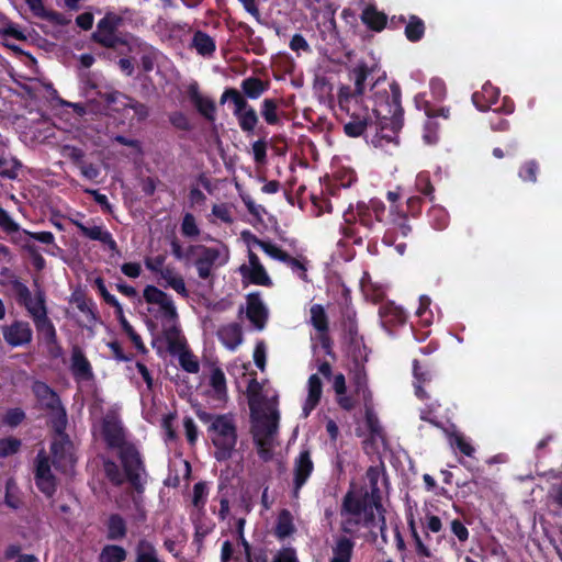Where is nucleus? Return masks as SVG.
Segmentation results:
<instances>
[{
    "label": "nucleus",
    "mask_w": 562,
    "mask_h": 562,
    "mask_svg": "<svg viewBox=\"0 0 562 562\" xmlns=\"http://www.w3.org/2000/svg\"><path fill=\"white\" fill-rule=\"evenodd\" d=\"M143 297L151 326L164 335L169 345L178 344V312L172 299L155 285H146Z\"/></svg>",
    "instance_id": "nucleus-3"
},
{
    "label": "nucleus",
    "mask_w": 562,
    "mask_h": 562,
    "mask_svg": "<svg viewBox=\"0 0 562 562\" xmlns=\"http://www.w3.org/2000/svg\"><path fill=\"white\" fill-rule=\"evenodd\" d=\"M430 220L437 229H442L447 226L448 214L439 206H434L429 213Z\"/></svg>",
    "instance_id": "nucleus-47"
},
{
    "label": "nucleus",
    "mask_w": 562,
    "mask_h": 562,
    "mask_svg": "<svg viewBox=\"0 0 562 562\" xmlns=\"http://www.w3.org/2000/svg\"><path fill=\"white\" fill-rule=\"evenodd\" d=\"M498 97L499 90L491 83H485L481 91L473 94L472 101L476 109L480 111H486L498 100Z\"/></svg>",
    "instance_id": "nucleus-22"
},
{
    "label": "nucleus",
    "mask_w": 562,
    "mask_h": 562,
    "mask_svg": "<svg viewBox=\"0 0 562 562\" xmlns=\"http://www.w3.org/2000/svg\"><path fill=\"white\" fill-rule=\"evenodd\" d=\"M352 550L353 542L346 537H339L333 546V557L330 560L350 562Z\"/></svg>",
    "instance_id": "nucleus-28"
},
{
    "label": "nucleus",
    "mask_w": 562,
    "mask_h": 562,
    "mask_svg": "<svg viewBox=\"0 0 562 562\" xmlns=\"http://www.w3.org/2000/svg\"><path fill=\"white\" fill-rule=\"evenodd\" d=\"M119 23V18L113 14H108L98 24L97 36L100 42L105 45H111L113 42L114 30Z\"/></svg>",
    "instance_id": "nucleus-26"
},
{
    "label": "nucleus",
    "mask_w": 562,
    "mask_h": 562,
    "mask_svg": "<svg viewBox=\"0 0 562 562\" xmlns=\"http://www.w3.org/2000/svg\"><path fill=\"white\" fill-rule=\"evenodd\" d=\"M0 226L7 232L18 231V225L12 221L9 214L0 209Z\"/></svg>",
    "instance_id": "nucleus-64"
},
{
    "label": "nucleus",
    "mask_w": 562,
    "mask_h": 562,
    "mask_svg": "<svg viewBox=\"0 0 562 562\" xmlns=\"http://www.w3.org/2000/svg\"><path fill=\"white\" fill-rule=\"evenodd\" d=\"M125 558V550L119 546H106L100 554L101 562H122Z\"/></svg>",
    "instance_id": "nucleus-39"
},
{
    "label": "nucleus",
    "mask_w": 562,
    "mask_h": 562,
    "mask_svg": "<svg viewBox=\"0 0 562 562\" xmlns=\"http://www.w3.org/2000/svg\"><path fill=\"white\" fill-rule=\"evenodd\" d=\"M211 224L229 226L235 222V205L227 202H218L212 205L207 215Z\"/></svg>",
    "instance_id": "nucleus-19"
},
{
    "label": "nucleus",
    "mask_w": 562,
    "mask_h": 562,
    "mask_svg": "<svg viewBox=\"0 0 562 562\" xmlns=\"http://www.w3.org/2000/svg\"><path fill=\"white\" fill-rule=\"evenodd\" d=\"M295 531L293 517L289 510H282L277 519L276 535L280 539L290 537Z\"/></svg>",
    "instance_id": "nucleus-30"
},
{
    "label": "nucleus",
    "mask_w": 562,
    "mask_h": 562,
    "mask_svg": "<svg viewBox=\"0 0 562 562\" xmlns=\"http://www.w3.org/2000/svg\"><path fill=\"white\" fill-rule=\"evenodd\" d=\"M236 117L244 132H252L258 123V116L252 108H249Z\"/></svg>",
    "instance_id": "nucleus-42"
},
{
    "label": "nucleus",
    "mask_w": 562,
    "mask_h": 562,
    "mask_svg": "<svg viewBox=\"0 0 562 562\" xmlns=\"http://www.w3.org/2000/svg\"><path fill=\"white\" fill-rule=\"evenodd\" d=\"M246 315L257 329L260 330L265 327L268 312L259 295L250 294L247 297Z\"/></svg>",
    "instance_id": "nucleus-17"
},
{
    "label": "nucleus",
    "mask_w": 562,
    "mask_h": 562,
    "mask_svg": "<svg viewBox=\"0 0 562 562\" xmlns=\"http://www.w3.org/2000/svg\"><path fill=\"white\" fill-rule=\"evenodd\" d=\"M385 206L379 200H371L369 204L358 203L356 206V211L350 207L345 213L346 222L359 221L364 226H371L372 221L370 218L371 212L374 214L376 221H381L382 215L384 213Z\"/></svg>",
    "instance_id": "nucleus-11"
},
{
    "label": "nucleus",
    "mask_w": 562,
    "mask_h": 562,
    "mask_svg": "<svg viewBox=\"0 0 562 562\" xmlns=\"http://www.w3.org/2000/svg\"><path fill=\"white\" fill-rule=\"evenodd\" d=\"M261 249L272 259L284 262L289 259V256L276 244L265 241V244L261 245Z\"/></svg>",
    "instance_id": "nucleus-50"
},
{
    "label": "nucleus",
    "mask_w": 562,
    "mask_h": 562,
    "mask_svg": "<svg viewBox=\"0 0 562 562\" xmlns=\"http://www.w3.org/2000/svg\"><path fill=\"white\" fill-rule=\"evenodd\" d=\"M218 338L229 350H235L243 342L241 328L238 324H228L218 329Z\"/></svg>",
    "instance_id": "nucleus-23"
},
{
    "label": "nucleus",
    "mask_w": 562,
    "mask_h": 562,
    "mask_svg": "<svg viewBox=\"0 0 562 562\" xmlns=\"http://www.w3.org/2000/svg\"><path fill=\"white\" fill-rule=\"evenodd\" d=\"M24 417H25V415H24L23 411H21L19 408H14V409H10L9 412H7L3 420L9 426H16L24 419Z\"/></svg>",
    "instance_id": "nucleus-56"
},
{
    "label": "nucleus",
    "mask_w": 562,
    "mask_h": 562,
    "mask_svg": "<svg viewBox=\"0 0 562 562\" xmlns=\"http://www.w3.org/2000/svg\"><path fill=\"white\" fill-rule=\"evenodd\" d=\"M180 366L190 373H196L200 369L198 359L190 352H182L179 357Z\"/></svg>",
    "instance_id": "nucleus-48"
},
{
    "label": "nucleus",
    "mask_w": 562,
    "mask_h": 562,
    "mask_svg": "<svg viewBox=\"0 0 562 562\" xmlns=\"http://www.w3.org/2000/svg\"><path fill=\"white\" fill-rule=\"evenodd\" d=\"M165 261L166 257L158 255L155 257H146L144 263L149 271L159 274V272L166 267Z\"/></svg>",
    "instance_id": "nucleus-52"
},
{
    "label": "nucleus",
    "mask_w": 562,
    "mask_h": 562,
    "mask_svg": "<svg viewBox=\"0 0 562 562\" xmlns=\"http://www.w3.org/2000/svg\"><path fill=\"white\" fill-rule=\"evenodd\" d=\"M311 323L319 333L327 330V317L322 305L315 304L310 310Z\"/></svg>",
    "instance_id": "nucleus-36"
},
{
    "label": "nucleus",
    "mask_w": 562,
    "mask_h": 562,
    "mask_svg": "<svg viewBox=\"0 0 562 562\" xmlns=\"http://www.w3.org/2000/svg\"><path fill=\"white\" fill-rule=\"evenodd\" d=\"M136 562H164L161 561L154 546L147 541H140L137 547Z\"/></svg>",
    "instance_id": "nucleus-35"
},
{
    "label": "nucleus",
    "mask_w": 562,
    "mask_h": 562,
    "mask_svg": "<svg viewBox=\"0 0 562 562\" xmlns=\"http://www.w3.org/2000/svg\"><path fill=\"white\" fill-rule=\"evenodd\" d=\"M247 397L251 416V432L258 454L269 460L278 435L279 411L276 390L260 384L255 379L247 386Z\"/></svg>",
    "instance_id": "nucleus-2"
},
{
    "label": "nucleus",
    "mask_w": 562,
    "mask_h": 562,
    "mask_svg": "<svg viewBox=\"0 0 562 562\" xmlns=\"http://www.w3.org/2000/svg\"><path fill=\"white\" fill-rule=\"evenodd\" d=\"M273 562H299V561H297L296 553H295L294 549L284 548L276 554Z\"/></svg>",
    "instance_id": "nucleus-58"
},
{
    "label": "nucleus",
    "mask_w": 562,
    "mask_h": 562,
    "mask_svg": "<svg viewBox=\"0 0 562 562\" xmlns=\"http://www.w3.org/2000/svg\"><path fill=\"white\" fill-rule=\"evenodd\" d=\"M430 89L436 100H441L446 95V85L439 78L430 80Z\"/></svg>",
    "instance_id": "nucleus-60"
},
{
    "label": "nucleus",
    "mask_w": 562,
    "mask_h": 562,
    "mask_svg": "<svg viewBox=\"0 0 562 562\" xmlns=\"http://www.w3.org/2000/svg\"><path fill=\"white\" fill-rule=\"evenodd\" d=\"M121 271L128 278L135 279L140 276L142 266L138 262H125L121 267Z\"/></svg>",
    "instance_id": "nucleus-59"
},
{
    "label": "nucleus",
    "mask_w": 562,
    "mask_h": 562,
    "mask_svg": "<svg viewBox=\"0 0 562 562\" xmlns=\"http://www.w3.org/2000/svg\"><path fill=\"white\" fill-rule=\"evenodd\" d=\"M250 368L249 362H244L239 359H236L233 361L228 367V372L232 376H234L237 381L241 378H245L247 374V371Z\"/></svg>",
    "instance_id": "nucleus-49"
},
{
    "label": "nucleus",
    "mask_w": 562,
    "mask_h": 562,
    "mask_svg": "<svg viewBox=\"0 0 562 562\" xmlns=\"http://www.w3.org/2000/svg\"><path fill=\"white\" fill-rule=\"evenodd\" d=\"M20 441L14 438H5L0 440V457H8L18 451Z\"/></svg>",
    "instance_id": "nucleus-53"
},
{
    "label": "nucleus",
    "mask_w": 562,
    "mask_h": 562,
    "mask_svg": "<svg viewBox=\"0 0 562 562\" xmlns=\"http://www.w3.org/2000/svg\"><path fill=\"white\" fill-rule=\"evenodd\" d=\"M120 456L128 479L132 481L139 480L144 469L139 453L135 447L130 443L123 445L122 448H120Z\"/></svg>",
    "instance_id": "nucleus-16"
},
{
    "label": "nucleus",
    "mask_w": 562,
    "mask_h": 562,
    "mask_svg": "<svg viewBox=\"0 0 562 562\" xmlns=\"http://www.w3.org/2000/svg\"><path fill=\"white\" fill-rule=\"evenodd\" d=\"M159 277L164 281L162 284L165 286L171 288L184 297L189 295L183 278L176 271L175 268L165 267L159 272Z\"/></svg>",
    "instance_id": "nucleus-24"
},
{
    "label": "nucleus",
    "mask_w": 562,
    "mask_h": 562,
    "mask_svg": "<svg viewBox=\"0 0 562 562\" xmlns=\"http://www.w3.org/2000/svg\"><path fill=\"white\" fill-rule=\"evenodd\" d=\"M35 482L37 487L46 496L50 497L56 491V480L52 473L48 458L40 453L36 458Z\"/></svg>",
    "instance_id": "nucleus-14"
},
{
    "label": "nucleus",
    "mask_w": 562,
    "mask_h": 562,
    "mask_svg": "<svg viewBox=\"0 0 562 562\" xmlns=\"http://www.w3.org/2000/svg\"><path fill=\"white\" fill-rule=\"evenodd\" d=\"M333 389L336 394V400L339 406L344 409H351L353 407V401L346 394V380L342 373H338L333 379Z\"/></svg>",
    "instance_id": "nucleus-27"
},
{
    "label": "nucleus",
    "mask_w": 562,
    "mask_h": 562,
    "mask_svg": "<svg viewBox=\"0 0 562 562\" xmlns=\"http://www.w3.org/2000/svg\"><path fill=\"white\" fill-rule=\"evenodd\" d=\"M367 475L372 483L371 495L366 496L364 502L362 504L355 496V494H348L344 502L342 513L345 515L353 516L356 522H360L361 520L366 522H373L375 520V517H378L376 525L383 532L385 528V518L383 516L382 505L380 503V497L378 495V488L375 487L378 471L371 468L368 470Z\"/></svg>",
    "instance_id": "nucleus-5"
},
{
    "label": "nucleus",
    "mask_w": 562,
    "mask_h": 562,
    "mask_svg": "<svg viewBox=\"0 0 562 562\" xmlns=\"http://www.w3.org/2000/svg\"><path fill=\"white\" fill-rule=\"evenodd\" d=\"M126 528L123 518L113 515L108 521V533L111 539H119L125 536Z\"/></svg>",
    "instance_id": "nucleus-41"
},
{
    "label": "nucleus",
    "mask_w": 562,
    "mask_h": 562,
    "mask_svg": "<svg viewBox=\"0 0 562 562\" xmlns=\"http://www.w3.org/2000/svg\"><path fill=\"white\" fill-rule=\"evenodd\" d=\"M451 530L454 536L461 541L464 542L469 538V531L467 527L459 520H453L451 522Z\"/></svg>",
    "instance_id": "nucleus-61"
},
{
    "label": "nucleus",
    "mask_w": 562,
    "mask_h": 562,
    "mask_svg": "<svg viewBox=\"0 0 562 562\" xmlns=\"http://www.w3.org/2000/svg\"><path fill=\"white\" fill-rule=\"evenodd\" d=\"M210 394L212 397L224 401L227 395L226 378L220 368H213L209 376Z\"/></svg>",
    "instance_id": "nucleus-25"
},
{
    "label": "nucleus",
    "mask_w": 562,
    "mask_h": 562,
    "mask_svg": "<svg viewBox=\"0 0 562 562\" xmlns=\"http://www.w3.org/2000/svg\"><path fill=\"white\" fill-rule=\"evenodd\" d=\"M2 335L5 342L13 348L27 345L32 340V329L24 322H14L11 325L3 326Z\"/></svg>",
    "instance_id": "nucleus-15"
},
{
    "label": "nucleus",
    "mask_w": 562,
    "mask_h": 562,
    "mask_svg": "<svg viewBox=\"0 0 562 562\" xmlns=\"http://www.w3.org/2000/svg\"><path fill=\"white\" fill-rule=\"evenodd\" d=\"M191 97L199 112L207 120L213 121L215 119L214 102L211 99L200 94L195 87L191 88Z\"/></svg>",
    "instance_id": "nucleus-29"
},
{
    "label": "nucleus",
    "mask_w": 562,
    "mask_h": 562,
    "mask_svg": "<svg viewBox=\"0 0 562 562\" xmlns=\"http://www.w3.org/2000/svg\"><path fill=\"white\" fill-rule=\"evenodd\" d=\"M183 427L186 431V436L191 445L195 443L198 439V428L194 424L193 419L190 417L184 418Z\"/></svg>",
    "instance_id": "nucleus-57"
},
{
    "label": "nucleus",
    "mask_w": 562,
    "mask_h": 562,
    "mask_svg": "<svg viewBox=\"0 0 562 562\" xmlns=\"http://www.w3.org/2000/svg\"><path fill=\"white\" fill-rule=\"evenodd\" d=\"M226 100H231L234 103V115L238 116L243 112L247 111L249 108H251L247 101L241 97V94L235 90L229 89L226 90L222 95V102H225Z\"/></svg>",
    "instance_id": "nucleus-33"
},
{
    "label": "nucleus",
    "mask_w": 562,
    "mask_h": 562,
    "mask_svg": "<svg viewBox=\"0 0 562 562\" xmlns=\"http://www.w3.org/2000/svg\"><path fill=\"white\" fill-rule=\"evenodd\" d=\"M20 162L11 157L2 155L0 156V173L7 178L13 179L18 176Z\"/></svg>",
    "instance_id": "nucleus-38"
},
{
    "label": "nucleus",
    "mask_w": 562,
    "mask_h": 562,
    "mask_svg": "<svg viewBox=\"0 0 562 562\" xmlns=\"http://www.w3.org/2000/svg\"><path fill=\"white\" fill-rule=\"evenodd\" d=\"M376 66L359 64L350 72L355 89L341 86L338 90V104L349 116L344 125L350 137L361 136L372 131L370 142L375 147L397 145V134L402 127V108L397 88L386 85L385 74L376 76L367 94V81L373 79Z\"/></svg>",
    "instance_id": "nucleus-1"
},
{
    "label": "nucleus",
    "mask_w": 562,
    "mask_h": 562,
    "mask_svg": "<svg viewBox=\"0 0 562 562\" xmlns=\"http://www.w3.org/2000/svg\"><path fill=\"white\" fill-rule=\"evenodd\" d=\"M97 438L103 439L110 447L122 448L124 441L123 429L115 416H108L93 427Z\"/></svg>",
    "instance_id": "nucleus-10"
},
{
    "label": "nucleus",
    "mask_w": 562,
    "mask_h": 562,
    "mask_svg": "<svg viewBox=\"0 0 562 562\" xmlns=\"http://www.w3.org/2000/svg\"><path fill=\"white\" fill-rule=\"evenodd\" d=\"M241 88L245 94L250 99H258L266 90L263 82L257 78H248L244 80Z\"/></svg>",
    "instance_id": "nucleus-37"
},
{
    "label": "nucleus",
    "mask_w": 562,
    "mask_h": 562,
    "mask_svg": "<svg viewBox=\"0 0 562 562\" xmlns=\"http://www.w3.org/2000/svg\"><path fill=\"white\" fill-rule=\"evenodd\" d=\"M313 471V462L308 451H302L294 462L295 488H301Z\"/></svg>",
    "instance_id": "nucleus-21"
},
{
    "label": "nucleus",
    "mask_w": 562,
    "mask_h": 562,
    "mask_svg": "<svg viewBox=\"0 0 562 562\" xmlns=\"http://www.w3.org/2000/svg\"><path fill=\"white\" fill-rule=\"evenodd\" d=\"M192 46L202 56H211L215 50V42L203 32H196L192 40Z\"/></svg>",
    "instance_id": "nucleus-32"
},
{
    "label": "nucleus",
    "mask_w": 562,
    "mask_h": 562,
    "mask_svg": "<svg viewBox=\"0 0 562 562\" xmlns=\"http://www.w3.org/2000/svg\"><path fill=\"white\" fill-rule=\"evenodd\" d=\"M361 18L364 24L375 31H381L386 23V15L371 5L363 10Z\"/></svg>",
    "instance_id": "nucleus-31"
},
{
    "label": "nucleus",
    "mask_w": 562,
    "mask_h": 562,
    "mask_svg": "<svg viewBox=\"0 0 562 562\" xmlns=\"http://www.w3.org/2000/svg\"><path fill=\"white\" fill-rule=\"evenodd\" d=\"M449 443L452 448H458L467 457H472L474 453V447L459 431H453L449 434Z\"/></svg>",
    "instance_id": "nucleus-34"
},
{
    "label": "nucleus",
    "mask_w": 562,
    "mask_h": 562,
    "mask_svg": "<svg viewBox=\"0 0 562 562\" xmlns=\"http://www.w3.org/2000/svg\"><path fill=\"white\" fill-rule=\"evenodd\" d=\"M176 416L175 414H167L161 419V427L165 431L166 440H175L176 439V432L172 427L173 420Z\"/></svg>",
    "instance_id": "nucleus-54"
},
{
    "label": "nucleus",
    "mask_w": 562,
    "mask_h": 562,
    "mask_svg": "<svg viewBox=\"0 0 562 562\" xmlns=\"http://www.w3.org/2000/svg\"><path fill=\"white\" fill-rule=\"evenodd\" d=\"M71 369L74 374L79 378H88L91 373L88 360L80 352L72 355Z\"/></svg>",
    "instance_id": "nucleus-40"
},
{
    "label": "nucleus",
    "mask_w": 562,
    "mask_h": 562,
    "mask_svg": "<svg viewBox=\"0 0 562 562\" xmlns=\"http://www.w3.org/2000/svg\"><path fill=\"white\" fill-rule=\"evenodd\" d=\"M322 381L316 374H312L307 381V395L303 403V416L307 417L311 412L317 406L322 397Z\"/></svg>",
    "instance_id": "nucleus-20"
},
{
    "label": "nucleus",
    "mask_w": 562,
    "mask_h": 562,
    "mask_svg": "<svg viewBox=\"0 0 562 562\" xmlns=\"http://www.w3.org/2000/svg\"><path fill=\"white\" fill-rule=\"evenodd\" d=\"M52 453L59 470L68 472L72 469L76 459L74 446L68 438L59 436L52 445Z\"/></svg>",
    "instance_id": "nucleus-13"
},
{
    "label": "nucleus",
    "mask_w": 562,
    "mask_h": 562,
    "mask_svg": "<svg viewBox=\"0 0 562 562\" xmlns=\"http://www.w3.org/2000/svg\"><path fill=\"white\" fill-rule=\"evenodd\" d=\"M425 27L422 20L416 16L411 18L405 27V34L409 41H418L424 34Z\"/></svg>",
    "instance_id": "nucleus-43"
},
{
    "label": "nucleus",
    "mask_w": 562,
    "mask_h": 562,
    "mask_svg": "<svg viewBox=\"0 0 562 562\" xmlns=\"http://www.w3.org/2000/svg\"><path fill=\"white\" fill-rule=\"evenodd\" d=\"M202 422L206 423L207 434L214 446V457L218 461L227 460L232 457L237 445V428L235 422L229 415H210L199 414Z\"/></svg>",
    "instance_id": "nucleus-4"
},
{
    "label": "nucleus",
    "mask_w": 562,
    "mask_h": 562,
    "mask_svg": "<svg viewBox=\"0 0 562 562\" xmlns=\"http://www.w3.org/2000/svg\"><path fill=\"white\" fill-rule=\"evenodd\" d=\"M247 257L248 261L238 268L243 282L245 284L271 286V278L258 256L252 250H249Z\"/></svg>",
    "instance_id": "nucleus-8"
},
{
    "label": "nucleus",
    "mask_w": 562,
    "mask_h": 562,
    "mask_svg": "<svg viewBox=\"0 0 562 562\" xmlns=\"http://www.w3.org/2000/svg\"><path fill=\"white\" fill-rule=\"evenodd\" d=\"M206 497V486L203 483H198L193 487V504L200 506L204 503Z\"/></svg>",
    "instance_id": "nucleus-62"
},
{
    "label": "nucleus",
    "mask_w": 562,
    "mask_h": 562,
    "mask_svg": "<svg viewBox=\"0 0 562 562\" xmlns=\"http://www.w3.org/2000/svg\"><path fill=\"white\" fill-rule=\"evenodd\" d=\"M277 102L271 99H265L261 105V114L268 124H277L279 116L277 113Z\"/></svg>",
    "instance_id": "nucleus-44"
},
{
    "label": "nucleus",
    "mask_w": 562,
    "mask_h": 562,
    "mask_svg": "<svg viewBox=\"0 0 562 562\" xmlns=\"http://www.w3.org/2000/svg\"><path fill=\"white\" fill-rule=\"evenodd\" d=\"M181 232L187 237H196L200 234L195 217L191 213H187L183 216L181 223Z\"/></svg>",
    "instance_id": "nucleus-46"
},
{
    "label": "nucleus",
    "mask_w": 562,
    "mask_h": 562,
    "mask_svg": "<svg viewBox=\"0 0 562 562\" xmlns=\"http://www.w3.org/2000/svg\"><path fill=\"white\" fill-rule=\"evenodd\" d=\"M425 113L427 115V120L424 125L423 139L427 145L436 144L438 136V123L436 119L438 116H442L443 119L449 117L448 109H440L438 112L432 111L428 104L425 105Z\"/></svg>",
    "instance_id": "nucleus-18"
},
{
    "label": "nucleus",
    "mask_w": 562,
    "mask_h": 562,
    "mask_svg": "<svg viewBox=\"0 0 562 562\" xmlns=\"http://www.w3.org/2000/svg\"><path fill=\"white\" fill-rule=\"evenodd\" d=\"M12 291L16 300L26 307L36 327L53 335L54 327L47 317L44 294L37 291L32 296L27 286L18 280L12 282Z\"/></svg>",
    "instance_id": "nucleus-6"
},
{
    "label": "nucleus",
    "mask_w": 562,
    "mask_h": 562,
    "mask_svg": "<svg viewBox=\"0 0 562 562\" xmlns=\"http://www.w3.org/2000/svg\"><path fill=\"white\" fill-rule=\"evenodd\" d=\"M229 259L231 250L225 244H220L216 247H200L195 260L199 277L202 279L210 278L214 269L225 266Z\"/></svg>",
    "instance_id": "nucleus-7"
},
{
    "label": "nucleus",
    "mask_w": 562,
    "mask_h": 562,
    "mask_svg": "<svg viewBox=\"0 0 562 562\" xmlns=\"http://www.w3.org/2000/svg\"><path fill=\"white\" fill-rule=\"evenodd\" d=\"M286 262L291 267L292 271L299 276V278L304 281L307 280L306 265L304 261L289 257Z\"/></svg>",
    "instance_id": "nucleus-55"
},
{
    "label": "nucleus",
    "mask_w": 562,
    "mask_h": 562,
    "mask_svg": "<svg viewBox=\"0 0 562 562\" xmlns=\"http://www.w3.org/2000/svg\"><path fill=\"white\" fill-rule=\"evenodd\" d=\"M536 173H537V166L535 162H528L526 164L522 169L520 170V178L524 181H536Z\"/></svg>",
    "instance_id": "nucleus-63"
},
{
    "label": "nucleus",
    "mask_w": 562,
    "mask_h": 562,
    "mask_svg": "<svg viewBox=\"0 0 562 562\" xmlns=\"http://www.w3.org/2000/svg\"><path fill=\"white\" fill-rule=\"evenodd\" d=\"M254 362L261 371L266 368L267 348L263 341H258L254 350Z\"/></svg>",
    "instance_id": "nucleus-51"
},
{
    "label": "nucleus",
    "mask_w": 562,
    "mask_h": 562,
    "mask_svg": "<svg viewBox=\"0 0 562 562\" xmlns=\"http://www.w3.org/2000/svg\"><path fill=\"white\" fill-rule=\"evenodd\" d=\"M32 390L40 405L49 409L55 416L58 426L64 427L66 424V414L57 394L43 382H35Z\"/></svg>",
    "instance_id": "nucleus-9"
},
{
    "label": "nucleus",
    "mask_w": 562,
    "mask_h": 562,
    "mask_svg": "<svg viewBox=\"0 0 562 562\" xmlns=\"http://www.w3.org/2000/svg\"><path fill=\"white\" fill-rule=\"evenodd\" d=\"M430 299L426 295L420 296L419 299V307L416 312L417 316L420 318L423 324L430 325L434 322L432 312L429 310Z\"/></svg>",
    "instance_id": "nucleus-45"
},
{
    "label": "nucleus",
    "mask_w": 562,
    "mask_h": 562,
    "mask_svg": "<svg viewBox=\"0 0 562 562\" xmlns=\"http://www.w3.org/2000/svg\"><path fill=\"white\" fill-rule=\"evenodd\" d=\"M71 223L80 231V233L91 240H98L105 245L110 250L119 254L116 241L112 234L102 225L93 223H82L79 220L71 218Z\"/></svg>",
    "instance_id": "nucleus-12"
}]
</instances>
